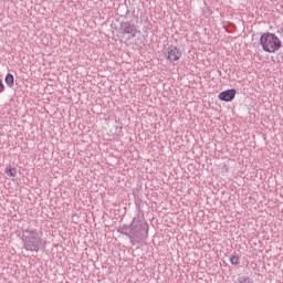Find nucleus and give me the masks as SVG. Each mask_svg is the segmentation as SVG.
Returning <instances> with one entry per match:
<instances>
[{
    "label": "nucleus",
    "instance_id": "1",
    "mask_svg": "<svg viewBox=\"0 0 283 283\" xmlns=\"http://www.w3.org/2000/svg\"><path fill=\"white\" fill-rule=\"evenodd\" d=\"M117 231L123 235H127L133 245L140 244V242L147 238V229L143 224V221L136 219H134L129 226H124Z\"/></svg>",
    "mask_w": 283,
    "mask_h": 283
},
{
    "label": "nucleus",
    "instance_id": "2",
    "mask_svg": "<svg viewBox=\"0 0 283 283\" xmlns=\"http://www.w3.org/2000/svg\"><path fill=\"white\" fill-rule=\"evenodd\" d=\"M22 242L25 251L38 252L43 247V239L41 233L36 230H24L22 234Z\"/></svg>",
    "mask_w": 283,
    "mask_h": 283
},
{
    "label": "nucleus",
    "instance_id": "3",
    "mask_svg": "<svg viewBox=\"0 0 283 283\" xmlns=\"http://www.w3.org/2000/svg\"><path fill=\"white\" fill-rule=\"evenodd\" d=\"M260 43L264 52H269L270 54H275L282 48V40L275 33L271 32L263 33L260 38Z\"/></svg>",
    "mask_w": 283,
    "mask_h": 283
},
{
    "label": "nucleus",
    "instance_id": "4",
    "mask_svg": "<svg viewBox=\"0 0 283 283\" xmlns=\"http://www.w3.org/2000/svg\"><path fill=\"white\" fill-rule=\"evenodd\" d=\"M119 32L120 34H128V36L134 39L140 31L133 21H126L120 23Z\"/></svg>",
    "mask_w": 283,
    "mask_h": 283
},
{
    "label": "nucleus",
    "instance_id": "5",
    "mask_svg": "<svg viewBox=\"0 0 283 283\" xmlns=\"http://www.w3.org/2000/svg\"><path fill=\"white\" fill-rule=\"evenodd\" d=\"M180 56H182V53L180 50L176 46H169L165 52V57L169 63H174V61H179Z\"/></svg>",
    "mask_w": 283,
    "mask_h": 283
},
{
    "label": "nucleus",
    "instance_id": "6",
    "mask_svg": "<svg viewBox=\"0 0 283 283\" xmlns=\"http://www.w3.org/2000/svg\"><path fill=\"white\" fill-rule=\"evenodd\" d=\"M237 91L235 88L223 91L219 94V99L229 103L235 98Z\"/></svg>",
    "mask_w": 283,
    "mask_h": 283
},
{
    "label": "nucleus",
    "instance_id": "7",
    "mask_svg": "<svg viewBox=\"0 0 283 283\" xmlns=\"http://www.w3.org/2000/svg\"><path fill=\"white\" fill-rule=\"evenodd\" d=\"M4 82L8 85V87H14V75L8 73L4 77Z\"/></svg>",
    "mask_w": 283,
    "mask_h": 283
},
{
    "label": "nucleus",
    "instance_id": "8",
    "mask_svg": "<svg viewBox=\"0 0 283 283\" xmlns=\"http://www.w3.org/2000/svg\"><path fill=\"white\" fill-rule=\"evenodd\" d=\"M230 262L231 264H233L234 266H238V264H240V258L235 256V255H231L230 256Z\"/></svg>",
    "mask_w": 283,
    "mask_h": 283
},
{
    "label": "nucleus",
    "instance_id": "9",
    "mask_svg": "<svg viewBox=\"0 0 283 283\" xmlns=\"http://www.w3.org/2000/svg\"><path fill=\"white\" fill-rule=\"evenodd\" d=\"M7 176H9L10 178H14V176H17V168H9L7 170Z\"/></svg>",
    "mask_w": 283,
    "mask_h": 283
},
{
    "label": "nucleus",
    "instance_id": "10",
    "mask_svg": "<svg viewBox=\"0 0 283 283\" xmlns=\"http://www.w3.org/2000/svg\"><path fill=\"white\" fill-rule=\"evenodd\" d=\"M239 282L240 283H253V281H251V279H249V277H242Z\"/></svg>",
    "mask_w": 283,
    "mask_h": 283
},
{
    "label": "nucleus",
    "instance_id": "11",
    "mask_svg": "<svg viewBox=\"0 0 283 283\" xmlns=\"http://www.w3.org/2000/svg\"><path fill=\"white\" fill-rule=\"evenodd\" d=\"M3 90H4L3 83L0 82V94L3 92Z\"/></svg>",
    "mask_w": 283,
    "mask_h": 283
}]
</instances>
